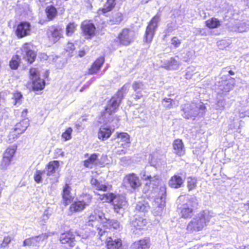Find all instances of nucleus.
Returning a JSON list of instances; mask_svg holds the SVG:
<instances>
[{
  "label": "nucleus",
  "instance_id": "nucleus-10",
  "mask_svg": "<svg viewBox=\"0 0 249 249\" xmlns=\"http://www.w3.org/2000/svg\"><path fill=\"white\" fill-rule=\"evenodd\" d=\"M29 125V121L28 119H24L20 122L17 123L13 132H11L9 137L10 142H13L19 135L24 132Z\"/></svg>",
  "mask_w": 249,
  "mask_h": 249
},
{
  "label": "nucleus",
  "instance_id": "nucleus-55",
  "mask_svg": "<svg viewBox=\"0 0 249 249\" xmlns=\"http://www.w3.org/2000/svg\"><path fill=\"white\" fill-rule=\"evenodd\" d=\"M11 241V237L9 236L5 237L3 239V242L1 244V246L3 247H6L10 243Z\"/></svg>",
  "mask_w": 249,
  "mask_h": 249
},
{
  "label": "nucleus",
  "instance_id": "nucleus-2",
  "mask_svg": "<svg viewBox=\"0 0 249 249\" xmlns=\"http://www.w3.org/2000/svg\"><path fill=\"white\" fill-rule=\"evenodd\" d=\"M33 46L31 43H24L20 50L18 52L19 54H16L13 56L11 60L10 61V66L11 69L16 70L18 67L20 57L30 64L33 63L36 58V53L33 50Z\"/></svg>",
  "mask_w": 249,
  "mask_h": 249
},
{
  "label": "nucleus",
  "instance_id": "nucleus-35",
  "mask_svg": "<svg viewBox=\"0 0 249 249\" xmlns=\"http://www.w3.org/2000/svg\"><path fill=\"white\" fill-rule=\"evenodd\" d=\"M91 185L98 191L105 192L107 190L108 186L100 182L95 178H92L90 181Z\"/></svg>",
  "mask_w": 249,
  "mask_h": 249
},
{
  "label": "nucleus",
  "instance_id": "nucleus-46",
  "mask_svg": "<svg viewBox=\"0 0 249 249\" xmlns=\"http://www.w3.org/2000/svg\"><path fill=\"white\" fill-rule=\"evenodd\" d=\"M196 186V179L195 178H189L187 181V187L189 191L194 190Z\"/></svg>",
  "mask_w": 249,
  "mask_h": 249
},
{
  "label": "nucleus",
  "instance_id": "nucleus-15",
  "mask_svg": "<svg viewBox=\"0 0 249 249\" xmlns=\"http://www.w3.org/2000/svg\"><path fill=\"white\" fill-rule=\"evenodd\" d=\"M48 36L54 43L57 42L63 36V30L59 26H52L48 29Z\"/></svg>",
  "mask_w": 249,
  "mask_h": 249
},
{
  "label": "nucleus",
  "instance_id": "nucleus-13",
  "mask_svg": "<svg viewBox=\"0 0 249 249\" xmlns=\"http://www.w3.org/2000/svg\"><path fill=\"white\" fill-rule=\"evenodd\" d=\"M50 235L42 233L37 236H32L25 239L23 242V247H38L40 243L46 240Z\"/></svg>",
  "mask_w": 249,
  "mask_h": 249
},
{
  "label": "nucleus",
  "instance_id": "nucleus-14",
  "mask_svg": "<svg viewBox=\"0 0 249 249\" xmlns=\"http://www.w3.org/2000/svg\"><path fill=\"white\" fill-rule=\"evenodd\" d=\"M31 31V25L27 21H21L18 24L16 35L19 38H21L30 35Z\"/></svg>",
  "mask_w": 249,
  "mask_h": 249
},
{
  "label": "nucleus",
  "instance_id": "nucleus-25",
  "mask_svg": "<svg viewBox=\"0 0 249 249\" xmlns=\"http://www.w3.org/2000/svg\"><path fill=\"white\" fill-rule=\"evenodd\" d=\"M106 243L107 249H119L122 245L121 239L114 237H108Z\"/></svg>",
  "mask_w": 249,
  "mask_h": 249
},
{
  "label": "nucleus",
  "instance_id": "nucleus-24",
  "mask_svg": "<svg viewBox=\"0 0 249 249\" xmlns=\"http://www.w3.org/2000/svg\"><path fill=\"white\" fill-rule=\"evenodd\" d=\"M82 29L86 37L87 38H91L95 35V27L93 23H83Z\"/></svg>",
  "mask_w": 249,
  "mask_h": 249
},
{
  "label": "nucleus",
  "instance_id": "nucleus-7",
  "mask_svg": "<svg viewBox=\"0 0 249 249\" xmlns=\"http://www.w3.org/2000/svg\"><path fill=\"white\" fill-rule=\"evenodd\" d=\"M129 90L128 85H124L121 89L114 95L108 102L105 108L104 115L107 114L110 115L118 107L124 96L127 93Z\"/></svg>",
  "mask_w": 249,
  "mask_h": 249
},
{
  "label": "nucleus",
  "instance_id": "nucleus-11",
  "mask_svg": "<svg viewBox=\"0 0 249 249\" xmlns=\"http://www.w3.org/2000/svg\"><path fill=\"white\" fill-rule=\"evenodd\" d=\"M134 33L133 31L127 29H124L119 34L116 39L121 45L127 46L133 41Z\"/></svg>",
  "mask_w": 249,
  "mask_h": 249
},
{
  "label": "nucleus",
  "instance_id": "nucleus-23",
  "mask_svg": "<svg viewBox=\"0 0 249 249\" xmlns=\"http://www.w3.org/2000/svg\"><path fill=\"white\" fill-rule=\"evenodd\" d=\"M180 65V62L175 57H171L169 60L164 61L161 67L167 70H174L178 69Z\"/></svg>",
  "mask_w": 249,
  "mask_h": 249
},
{
  "label": "nucleus",
  "instance_id": "nucleus-54",
  "mask_svg": "<svg viewBox=\"0 0 249 249\" xmlns=\"http://www.w3.org/2000/svg\"><path fill=\"white\" fill-rule=\"evenodd\" d=\"M65 50L68 52H72L75 50V47L73 43L68 42L66 46Z\"/></svg>",
  "mask_w": 249,
  "mask_h": 249
},
{
  "label": "nucleus",
  "instance_id": "nucleus-44",
  "mask_svg": "<svg viewBox=\"0 0 249 249\" xmlns=\"http://www.w3.org/2000/svg\"><path fill=\"white\" fill-rule=\"evenodd\" d=\"M22 98V95L19 92H17L13 94V97L12 98V100H13L12 103L14 105H17L18 104H20L21 99Z\"/></svg>",
  "mask_w": 249,
  "mask_h": 249
},
{
  "label": "nucleus",
  "instance_id": "nucleus-59",
  "mask_svg": "<svg viewBox=\"0 0 249 249\" xmlns=\"http://www.w3.org/2000/svg\"><path fill=\"white\" fill-rule=\"evenodd\" d=\"M27 112H28V110L27 109H24L22 112V113H21V116L23 118H24V119H26L25 117H26L27 116Z\"/></svg>",
  "mask_w": 249,
  "mask_h": 249
},
{
  "label": "nucleus",
  "instance_id": "nucleus-52",
  "mask_svg": "<svg viewBox=\"0 0 249 249\" xmlns=\"http://www.w3.org/2000/svg\"><path fill=\"white\" fill-rule=\"evenodd\" d=\"M195 70L194 67H190L187 68V71L185 74L186 78L187 79H191L193 75V71Z\"/></svg>",
  "mask_w": 249,
  "mask_h": 249
},
{
  "label": "nucleus",
  "instance_id": "nucleus-22",
  "mask_svg": "<svg viewBox=\"0 0 249 249\" xmlns=\"http://www.w3.org/2000/svg\"><path fill=\"white\" fill-rule=\"evenodd\" d=\"M132 88L135 92L134 95L135 99H139L142 97V91L145 89V87L143 83L141 81H135L133 83Z\"/></svg>",
  "mask_w": 249,
  "mask_h": 249
},
{
  "label": "nucleus",
  "instance_id": "nucleus-34",
  "mask_svg": "<svg viewBox=\"0 0 249 249\" xmlns=\"http://www.w3.org/2000/svg\"><path fill=\"white\" fill-rule=\"evenodd\" d=\"M123 20V15L121 13L117 12L114 13L109 20L111 25L119 24Z\"/></svg>",
  "mask_w": 249,
  "mask_h": 249
},
{
  "label": "nucleus",
  "instance_id": "nucleus-18",
  "mask_svg": "<svg viewBox=\"0 0 249 249\" xmlns=\"http://www.w3.org/2000/svg\"><path fill=\"white\" fill-rule=\"evenodd\" d=\"M59 240L62 244H67L70 247L75 245L74 236L71 231L61 234Z\"/></svg>",
  "mask_w": 249,
  "mask_h": 249
},
{
  "label": "nucleus",
  "instance_id": "nucleus-61",
  "mask_svg": "<svg viewBox=\"0 0 249 249\" xmlns=\"http://www.w3.org/2000/svg\"><path fill=\"white\" fill-rule=\"evenodd\" d=\"M85 53H85V51H81L79 52V56L80 57H83L85 55Z\"/></svg>",
  "mask_w": 249,
  "mask_h": 249
},
{
  "label": "nucleus",
  "instance_id": "nucleus-26",
  "mask_svg": "<svg viewBox=\"0 0 249 249\" xmlns=\"http://www.w3.org/2000/svg\"><path fill=\"white\" fill-rule=\"evenodd\" d=\"M146 223V219L137 215L135 216L130 221L131 226L138 230H141Z\"/></svg>",
  "mask_w": 249,
  "mask_h": 249
},
{
  "label": "nucleus",
  "instance_id": "nucleus-56",
  "mask_svg": "<svg viewBox=\"0 0 249 249\" xmlns=\"http://www.w3.org/2000/svg\"><path fill=\"white\" fill-rule=\"evenodd\" d=\"M30 73L31 76L32 80H33V78L35 76H39L38 75V72L36 69H31L30 70Z\"/></svg>",
  "mask_w": 249,
  "mask_h": 249
},
{
  "label": "nucleus",
  "instance_id": "nucleus-40",
  "mask_svg": "<svg viewBox=\"0 0 249 249\" xmlns=\"http://www.w3.org/2000/svg\"><path fill=\"white\" fill-rule=\"evenodd\" d=\"M45 11L47 16L50 19H53L57 13L56 9L53 5L48 6Z\"/></svg>",
  "mask_w": 249,
  "mask_h": 249
},
{
  "label": "nucleus",
  "instance_id": "nucleus-60",
  "mask_svg": "<svg viewBox=\"0 0 249 249\" xmlns=\"http://www.w3.org/2000/svg\"><path fill=\"white\" fill-rule=\"evenodd\" d=\"M56 153H57V154H59V155H61L62 156H64V152L60 149H57Z\"/></svg>",
  "mask_w": 249,
  "mask_h": 249
},
{
  "label": "nucleus",
  "instance_id": "nucleus-6",
  "mask_svg": "<svg viewBox=\"0 0 249 249\" xmlns=\"http://www.w3.org/2000/svg\"><path fill=\"white\" fill-rule=\"evenodd\" d=\"M100 196V199L105 201L112 202L115 212L118 213H122L127 206L125 198L123 196H116L112 193L98 194Z\"/></svg>",
  "mask_w": 249,
  "mask_h": 249
},
{
  "label": "nucleus",
  "instance_id": "nucleus-50",
  "mask_svg": "<svg viewBox=\"0 0 249 249\" xmlns=\"http://www.w3.org/2000/svg\"><path fill=\"white\" fill-rule=\"evenodd\" d=\"M12 160L10 159L3 156V158L0 164V168L2 169H6L7 167L10 165Z\"/></svg>",
  "mask_w": 249,
  "mask_h": 249
},
{
  "label": "nucleus",
  "instance_id": "nucleus-49",
  "mask_svg": "<svg viewBox=\"0 0 249 249\" xmlns=\"http://www.w3.org/2000/svg\"><path fill=\"white\" fill-rule=\"evenodd\" d=\"M173 100L171 98H165L163 99L162 104L164 107L171 108L173 107Z\"/></svg>",
  "mask_w": 249,
  "mask_h": 249
},
{
  "label": "nucleus",
  "instance_id": "nucleus-41",
  "mask_svg": "<svg viewBox=\"0 0 249 249\" xmlns=\"http://www.w3.org/2000/svg\"><path fill=\"white\" fill-rule=\"evenodd\" d=\"M70 189V187L68 184H66L63 189L62 196L66 203H67L68 201H70L71 197Z\"/></svg>",
  "mask_w": 249,
  "mask_h": 249
},
{
  "label": "nucleus",
  "instance_id": "nucleus-8",
  "mask_svg": "<svg viewBox=\"0 0 249 249\" xmlns=\"http://www.w3.org/2000/svg\"><path fill=\"white\" fill-rule=\"evenodd\" d=\"M160 20V15L157 14L152 18L146 27L145 35L144 41L147 43H150L159 26V23Z\"/></svg>",
  "mask_w": 249,
  "mask_h": 249
},
{
  "label": "nucleus",
  "instance_id": "nucleus-1",
  "mask_svg": "<svg viewBox=\"0 0 249 249\" xmlns=\"http://www.w3.org/2000/svg\"><path fill=\"white\" fill-rule=\"evenodd\" d=\"M140 176L142 179L147 181L143 188L145 193L150 190L151 186L153 191L158 192L156 197V201L159 204V207L162 208L165 204V199L166 196V187L165 184H160L161 179L160 175H151L148 171L143 170L141 172Z\"/></svg>",
  "mask_w": 249,
  "mask_h": 249
},
{
  "label": "nucleus",
  "instance_id": "nucleus-64",
  "mask_svg": "<svg viewBox=\"0 0 249 249\" xmlns=\"http://www.w3.org/2000/svg\"><path fill=\"white\" fill-rule=\"evenodd\" d=\"M240 249H246V247H244V246H242V247H240Z\"/></svg>",
  "mask_w": 249,
  "mask_h": 249
},
{
  "label": "nucleus",
  "instance_id": "nucleus-4",
  "mask_svg": "<svg viewBox=\"0 0 249 249\" xmlns=\"http://www.w3.org/2000/svg\"><path fill=\"white\" fill-rule=\"evenodd\" d=\"M177 203L178 209L181 217L184 218L191 217L193 215L194 209L198 205V200L196 197L185 199V197L183 196L178 197Z\"/></svg>",
  "mask_w": 249,
  "mask_h": 249
},
{
  "label": "nucleus",
  "instance_id": "nucleus-12",
  "mask_svg": "<svg viewBox=\"0 0 249 249\" xmlns=\"http://www.w3.org/2000/svg\"><path fill=\"white\" fill-rule=\"evenodd\" d=\"M123 184L126 188L137 189L141 185L139 177L134 173H130L125 176L123 180Z\"/></svg>",
  "mask_w": 249,
  "mask_h": 249
},
{
  "label": "nucleus",
  "instance_id": "nucleus-58",
  "mask_svg": "<svg viewBox=\"0 0 249 249\" xmlns=\"http://www.w3.org/2000/svg\"><path fill=\"white\" fill-rule=\"evenodd\" d=\"M126 150H127V148H123V149H122L121 150H120V149L117 150V151H116V153H117V154H118L119 155L124 154L126 152Z\"/></svg>",
  "mask_w": 249,
  "mask_h": 249
},
{
  "label": "nucleus",
  "instance_id": "nucleus-38",
  "mask_svg": "<svg viewBox=\"0 0 249 249\" xmlns=\"http://www.w3.org/2000/svg\"><path fill=\"white\" fill-rule=\"evenodd\" d=\"M17 150V146L13 145L8 147L3 154V157L12 160Z\"/></svg>",
  "mask_w": 249,
  "mask_h": 249
},
{
  "label": "nucleus",
  "instance_id": "nucleus-31",
  "mask_svg": "<svg viewBox=\"0 0 249 249\" xmlns=\"http://www.w3.org/2000/svg\"><path fill=\"white\" fill-rule=\"evenodd\" d=\"M89 203H86L84 201H77L71 204L70 209L71 212H77L83 210L86 206Z\"/></svg>",
  "mask_w": 249,
  "mask_h": 249
},
{
  "label": "nucleus",
  "instance_id": "nucleus-28",
  "mask_svg": "<svg viewBox=\"0 0 249 249\" xmlns=\"http://www.w3.org/2000/svg\"><path fill=\"white\" fill-rule=\"evenodd\" d=\"M184 180L180 176L175 175L171 178L168 181L169 186L174 189L180 188L183 185Z\"/></svg>",
  "mask_w": 249,
  "mask_h": 249
},
{
  "label": "nucleus",
  "instance_id": "nucleus-48",
  "mask_svg": "<svg viewBox=\"0 0 249 249\" xmlns=\"http://www.w3.org/2000/svg\"><path fill=\"white\" fill-rule=\"evenodd\" d=\"M45 173V170H37L34 175V179L37 183H39L42 180V176Z\"/></svg>",
  "mask_w": 249,
  "mask_h": 249
},
{
  "label": "nucleus",
  "instance_id": "nucleus-37",
  "mask_svg": "<svg viewBox=\"0 0 249 249\" xmlns=\"http://www.w3.org/2000/svg\"><path fill=\"white\" fill-rule=\"evenodd\" d=\"M98 157V154L94 153L91 154L90 157L84 162V165L86 167H91L94 164Z\"/></svg>",
  "mask_w": 249,
  "mask_h": 249
},
{
  "label": "nucleus",
  "instance_id": "nucleus-33",
  "mask_svg": "<svg viewBox=\"0 0 249 249\" xmlns=\"http://www.w3.org/2000/svg\"><path fill=\"white\" fill-rule=\"evenodd\" d=\"M150 206L148 202L143 199L138 202L135 206V210L139 212H147Z\"/></svg>",
  "mask_w": 249,
  "mask_h": 249
},
{
  "label": "nucleus",
  "instance_id": "nucleus-3",
  "mask_svg": "<svg viewBox=\"0 0 249 249\" xmlns=\"http://www.w3.org/2000/svg\"><path fill=\"white\" fill-rule=\"evenodd\" d=\"M213 213L208 210L201 212L197 216L193 218L188 224L186 230L190 233L201 231L213 216Z\"/></svg>",
  "mask_w": 249,
  "mask_h": 249
},
{
  "label": "nucleus",
  "instance_id": "nucleus-27",
  "mask_svg": "<svg viewBox=\"0 0 249 249\" xmlns=\"http://www.w3.org/2000/svg\"><path fill=\"white\" fill-rule=\"evenodd\" d=\"M113 129H111L109 127L102 125L99 128L98 137L102 141L107 140L111 135Z\"/></svg>",
  "mask_w": 249,
  "mask_h": 249
},
{
  "label": "nucleus",
  "instance_id": "nucleus-53",
  "mask_svg": "<svg viewBox=\"0 0 249 249\" xmlns=\"http://www.w3.org/2000/svg\"><path fill=\"white\" fill-rule=\"evenodd\" d=\"M171 43L176 48L180 46L181 41L177 37L174 36L171 39Z\"/></svg>",
  "mask_w": 249,
  "mask_h": 249
},
{
  "label": "nucleus",
  "instance_id": "nucleus-45",
  "mask_svg": "<svg viewBox=\"0 0 249 249\" xmlns=\"http://www.w3.org/2000/svg\"><path fill=\"white\" fill-rule=\"evenodd\" d=\"M76 25L74 23H70L66 27V35L68 36H71L75 32Z\"/></svg>",
  "mask_w": 249,
  "mask_h": 249
},
{
  "label": "nucleus",
  "instance_id": "nucleus-17",
  "mask_svg": "<svg viewBox=\"0 0 249 249\" xmlns=\"http://www.w3.org/2000/svg\"><path fill=\"white\" fill-rule=\"evenodd\" d=\"M227 25L231 31L242 33L246 31L249 29V27L246 26L245 22L239 23L237 20L235 21L233 19H231Z\"/></svg>",
  "mask_w": 249,
  "mask_h": 249
},
{
  "label": "nucleus",
  "instance_id": "nucleus-63",
  "mask_svg": "<svg viewBox=\"0 0 249 249\" xmlns=\"http://www.w3.org/2000/svg\"><path fill=\"white\" fill-rule=\"evenodd\" d=\"M39 0V1L40 2V3L41 4H43V3L45 2V0Z\"/></svg>",
  "mask_w": 249,
  "mask_h": 249
},
{
  "label": "nucleus",
  "instance_id": "nucleus-62",
  "mask_svg": "<svg viewBox=\"0 0 249 249\" xmlns=\"http://www.w3.org/2000/svg\"><path fill=\"white\" fill-rule=\"evenodd\" d=\"M75 234L77 235V236L81 237L82 236L81 233H80L79 231H75Z\"/></svg>",
  "mask_w": 249,
  "mask_h": 249
},
{
  "label": "nucleus",
  "instance_id": "nucleus-29",
  "mask_svg": "<svg viewBox=\"0 0 249 249\" xmlns=\"http://www.w3.org/2000/svg\"><path fill=\"white\" fill-rule=\"evenodd\" d=\"M59 166V162L57 160H53L50 161L46 166L45 173L47 176L53 175L56 170Z\"/></svg>",
  "mask_w": 249,
  "mask_h": 249
},
{
  "label": "nucleus",
  "instance_id": "nucleus-16",
  "mask_svg": "<svg viewBox=\"0 0 249 249\" xmlns=\"http://www.w3.org/2000/svg\"><path fill=\"white\" fill-rule=\"evenodd\" d=\"M112 140H114L118 147L127 148L129 146L130 140L129 136L126 133H120L117 134V136Z\"/></svg>",
  "mask_w": 249,
  "mask_h": 249
},
{
  "label": "nucleus",
  "instance_id": "nucleus-36",
  "mask_svg": "<svg viewBox=\"0 0 249 249\" xmlns=\"http://www.w3.org/2000/svg\"><path fill=\"white\" fill-rule=\"evenodd\" d=\"M104 223H106L109 230L111 228L115 230H119L121 227L119 222L115 219H107L106 217V220L104 221Z\"/></svg>",
  "mask_w": 249,
  "mask_h": 249
},
{
  "label": "nucleus",
  "instance_id": "nucleus-39",
  "mask_svg": "<svg viewBox=\"0 0 249 249\" xmlns=\"http://www.w3.org/2000/svg\"><path fill=\"white\" fill-rule=\"evenodd\" d=\"M115 4V0H107V2L102 9V11L103 13L110 11L114 7Z\"/></svg>",
  "mask_w": 249,
  "mask_h": 249
},
{
  "label": "nucleus",
  "instance_id": "nucleus-47",
  "mask_svg": "<svg viewBox=\"0 0 249 249\" xmlns=\"http://www.w3.org/2000/svg\"><path fill=\"white\" fill-rule=\"evenodd\" d=\"M176 29V25L173 23H168L166 28L164 31L165 36H169L173 31Z\"/></svg>",
  "mask_w": 249,
  "mask_h": 249
},
{
  "label": "nucleus",
  "instance_id": "nucleus-43",
  "mask_svg": "<svg viewBox=\"0 0 249 249\" xmlns=\"http://www.w3.org/2000/svg\"><path fill=\"white\" fill-rule=\"evenodd\" d=\"M206 25L209 28H215L218 27V19L212 18L205 21Z\"/></svg>",
  "mask_w": 249,
  "mask_h": 249
},
{
  "label": "nucleus",
  "instance_id": "nucleus-30",
  "mask_svg": "<svg viewBox=\"0 0 249 249\" xmlns=\"http://www.w3.org/2000/svg\"><path fill=\"white\" fill-rule=\"evenodd\" d=\"M32 87L34 90H40L43 89L45 85L44 79H41L39 76L33 78Z\"/></svg>",
  "mask_w": 249,
  "mask_h": 249
},
{
  "label": "nucleus",
  "instance_id": "nucleus-21",
  "mask_svg": "<svg viewBox=\"0 0 249 249\" xmlns=\"http://www.w3.org/2000/svg\"><path fill=\"white\" fill-rule=\"evenodd\" d=\"M174 153L178 156H182L185 154V148L182 141L180 139H176L173 143Z\"/></svg>",
  "mask_w": 249,
  "mask_h": 249
},
{
  "label": "nucleus",
  "instance_id": "nucleus-9",
  "mask_svg": "<svg viewBox=\"0 0 249 249\" xmlns=\"http://www.w3.org/2000/svg\"><path fill=\"white\" fill-rule=\"evenodd\" d=\"M106 217L100 209H96L86 219V225L92 228L97 227L101 223H104Z\"/></svg>",
  "mask_w": 249,
  "mask_h": 249
},
{
  "label": "nucleus",
  "instance_id": "nucleus-51",
  "mask_svg": "<svg viewBox=\"0 0 249 249\" xmlns=\"http://www.w3.org/2000/svg\"><path fill=\"white\" fill-rule=\"evenodd\" d=\"M72 129L71 127H69L62 134V137L65 139V141L69 140L71 138V133Z\"/></svg>",
  "mask_w": 249,
  "mask_h": 249
},
{
  "label": "nucleus",
  "instance_id": "nucleus-32",
  "mask_svg": "<svg viewBox=\"0 0 249 249\" xmlns=\"http://www.w3.org/2000/svg\"><path fill=\"white\" fill-rule=\"evenodd\" d=\"M104 58L101 57L97 59L89 69V73L91 74L96 73L100 69L104 62Z\"/></svg>",
  "mask_w": 249,
  "mask_h": 249
},
{
  "label": "nucleus",
  "instance_id": "nucleus-42",
  "mask_svg": "<svg viewBox=\"0 0 249 249\" xmlns=\"http://www.w3.org/2000/svg\"><path fill=\"white\" fill-rule=\"evenodd\" d=\"M98 232V235L102 237L104 235H105L108 232L107 230L108 228L107 226L106 223H103V222L101 223L99 225L95 228Z\"/></svg>",
  "mask_w": 249,
  "mask_h": 249
},
{
  "label": "nucleus",
  "instance_id": "nucleus-19",
  "mask_svg": "<svg viewBox=\"0 0 249 249\" xmlns=\"http://www.w3.org/2000/svg\"><path fill=\"white\" fill-rule=\"evenodd\" d=\"M235 84L233 78H229L221 82H219V90L222 91V93L227 92L232 89Z\"/></svg>",
  "mask_w": 249,
  "mask_h": 249
},
{
  "label": "nucleus",
  "instance_id": "nucleus-5",
  "mask_svg": "<svg viewBox=\"0 0 249 249\" xmlns=\"http://www.w3.org/2000/svg\"><path fill=\"white\" fill-rule=\"evenodd\" d=\"M206 107L202 102L186 104L181 107L182 116L186 119L195 120L196 117H203L206 112Z\"/></svg>",
  "mask_w": 249,
  "mask_h": 249
},
{
  "label": "nucleus",
  "instance_id": "nucleus-20",
  "mask_svg": "<svg viewBox=\"0 0 249 249\" xmlns=\"http://www.w3.org/2000/svg\"><path fill=\"white\" fill-rule=\"evenodd\" d=\"M150 247L149 238H144L136 241L132 244L131 249H148Z\"/></svg>",
  "mask_w": 249,
  "mask_h": 249
},
{
  "label": "nucleus",
  "instance_id": "nucleus-57",
  "mask_svg": "<svg viewBox=\"0 0 249 249\" xmlns=\"http://www.w3.org/2000/svg\"><path fill=\"white\" fill-rule=\"evenodd\" d=\"M228 68H225L224 70L222 71V73H228V76L230 78V75H233L234 74V72L231 70H229Z\"/></svg>",
  "mask_w": 249,
  "mask_h": 249
}]
</instances>
